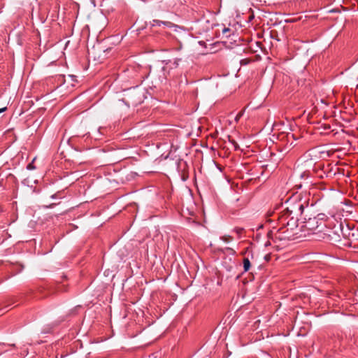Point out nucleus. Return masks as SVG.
Masks as SVG:
<instances>
[{"label": "nucleus", "instance_id": "17", "mask_svg": "<svg viewBox=\"0 0 358 358\" xmlns=\"http://www.w3.org/2000/svg\"><path fill=\"white\" fill-rule=\"evenodd\" d=\"M1 348V346L0 345V348Z\"/></svg>", "mask_w": 358, "mask_h": 358}, {"label": "nucleus", "instance_id": "15", "mask_svg": "<svg viewBox=\"0 0 358 358\" xmlns=\"http://www.w3.org/2000/svg\"><path fill=\"white\" fill-rule=\"evenodd\" d=\"M23 355L24 356H27V352H26V354H24Z\"/></svg>", "mask_w": 358, "mask_h": 358}, {"label": "nucleus", "instance_id": "5", "mask_svg": "<svg viewBox=\"0 0 358 358\" xmlns=\"http://www.w3.org/2000/svg\"><path fill=\"white\" fill-rule=\"evenodd\" d=\"M224 242L228 243L233 240V238L229 235H225L220 238Z\"/></svg>", "mask_w": 358, "mask_h": 358}, {"label": "nucleus", "instance_id": "12", "mask_svg": "<svg viewBox=\"0 0 358 358\" xmlns=\"http://www.w3.org/2000/svg\"><path fill=\"white\" fill-rule=\"evenodd\" d=\"M28 169H31L32 168V166H31V164H29L28 166H27Z\"/></svg>", "mask_w": 358, "mask_h": 358}, {"label": "nucleus", "instance_id": "9", "mask_svg": "<svg viewBox=\"0 0 358 358\" xmlns=\"http://www.w3.org/2000/svg\"><path fill=\"white\" fill-rule=\"evenodd\" d=\"M229 141L234 146L235 150L238 148V145L234 140H229Z\"/></svg>", "mask_w": 358, "mask_h": 358}, {"label": "nucleus", "instance_id": "13", "mask_svg": "<svg viewBox=\"0 0 358 358\" xmlns=\"http://www.w3.org/2000/svg\"><path fill=\"white\" fill-rule=\"evenodd\" d=\"M28 169H31L32 168V166H31V164H29L28 166H27Z\"/></svg>", "mask_w": 358, "mask_h": 358}, {"label": "nucleus", "instance_id": "2", "mask_svg": "<svg viewBox=\"0 0 358 358\" xmlns=\"http://www.w3.org/2000/svg\"><path fill=\"white\" fill-rule=\"evenodd\" d=\"M325 215L324 214H318L317 216L309 217L308 220L304 218L301 226L303 231H307L308 234H317L322 231L325 227Z\"/></svg>", "mask_w": 358, "mask_h": 358}, {"label": "nucleus", "instance_id": "11", "mask_svg": "<svg viewBox=\"0 0 358 358\" xmlns=\"http://www.w3.org/2000/svg\"><path fill=\"white\" fill-rule=\"evenodd\" d=\"M324 235H325L324 234H322V235H320V236H319V237H320V238H324Z\"/></svg>", "mask_w": 358, "mask_h": 358}, {"label": "nucleus", "instance_id": "14", "mask_svg": "<svg viewBox=\"0 0 358 358\" xmlns=\"http://www.w3.org/2000/svg\"><path fill=\"white\" fill-rule=\"evenodd\" d=\"M227 31H228V29H224V32Z\"/></svg>", "mask_w": 358, "mask_h": 358}, {"label": "nucleus", "instance_id": "6", "mask_svg": "<svg viewBox=\"0 0 358 358\" xmlns=\"http://www.w3.org/2000/svg\"><path fill=\"white\" fill-rule=\"evenodd\" d=\"M244 113H245V109H243V110H241V111H240V112L236 115V117H235V120H236V122L239 121V120L241 119V117L243 115Z\"/></svg>", "mask_w": 358, "mask_h": 358}, {"label": "nucleus", "instance_id": "10", "mask_svg": "<svg viewBox=\"0 0 358 358\" xmlns=\"http://www.w3.org/2000/svg\"><path fill=\"white\" fill-rule=\"evenodd\" d=\"M6 109H7L6 107H3V108H0V113L6 111Z\"/></svg>", "mask_w": 358, "mask_h": 358}, {"label": "nucleus", "instance_id": "1", "mask_svg": "<svg viewBox=\"0 0 358 358\" xmlns=\"http://www.w3.org/2000/svg\"><path fill=\"white\" fill-rule=\"evenodd\" d=\"M308 201H304L303 202L299 201L292 206L291 209L289 207L287 208V212L285 213L280 217V222L283 225L287 227V230H292L294 227H296L297 220H294L292 216L293 213H300L301 215L303 213L304 208L308 207Z\"/></svg>", "mask_w": 358, "mask_h": 358}, {"label": "nucleus", "instance_id": "7", "mask_svg": "<svg viewBox=\"0 0 358 358\" xmlns=\"http://www.w3.org/2000/svg\"><path fill=\"white\" fill-rule=\"evenodd\" d=\"M234 231L237 234L241 235L242 234V232L243 231V229H242V228H236V229H234Z\"/></svg>", "mask_w": 358, "mask_h": 358}, {"label": "nucleus", "instance_id": "3", "mask_svg": "<svg viewBox=\"0 0 358 358\" xmlns=\"http://www.w3.org/2000/svg\"><path fill=\"white\" fill-rule=\"evenodd\" d=\"M162 24L164 25L165 27L168 28H173V27H178L177 25L174 24L173 23L169 22V21H161L159 20H153L151 25L152 26H161Z\"/></svg>", "mask_w": 358, "mask_h": 358}, {"label": "nucleus", "instance_id": "4", "mask_svg": "<svg viewBox=\"0 0 358 358\" xmlns=\"http://www.w3.org/2000/svg\"><path fill=\"white\" fill-rule=\"evenodd\" d=\"M243 271L244 272H247L250 270L251 267L250 261L248 257H245L243 260Z\"/></svg>", "mask_w": 358, "mask_h": 358}, {"label": "nucleus", "instance_id": "8", "mask_svg": "<svg viewBox=\"0 0 358 358\" xmlns=\"http://www.w3.org/2000/svg\"><path fill=\"white\" fill-rule=\"evenodd\" d=\"M229 141L234 146L235 150L238 148V145L234 140H229Z\"/></svg>", "mask_w": 358, "mask_h": 358}, {"label": "nucleus", "instance_id": "16", "mask_svg": "<svg viewBox=\"0 0 358 358\" xmlns=\"http://www.w3.org/2000/svg\"><path fill=\"white\" fill-rule=\"evenodd\" d=\"M2 185L1 181H0V187Z\"/></svg>", "mask_w": 358, "mask_h": 358}]
</instances>
